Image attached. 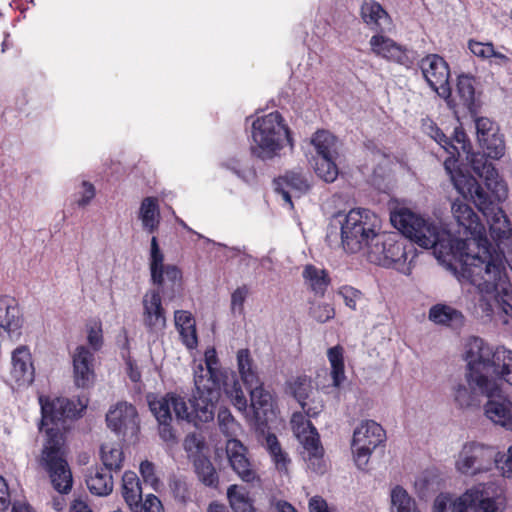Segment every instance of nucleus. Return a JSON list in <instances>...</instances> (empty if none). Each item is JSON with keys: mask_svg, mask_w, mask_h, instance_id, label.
Returning <instances> with one entry per match:
<instances>
[{"mask_svg": "<svg viewBox=\"0 0 512 512\" xmlns=\"http://www.w3.org/2000/svg\"><path fill=\"white\" fill-rule=\"evenodd\" d=\"M451 209L467 239L454 237L434 220L409 209L392 213L391 222L418 246L432 249L440 263L452 268V261L458 262L459 280H466L482 294L480 306L486 315L497 314L503 324H509L512 322V286L505 272L508 261L504 253L493 248L485 226L470 205L457 200Z\"/></svg>", "mask_w": 512, "mask_h": 512, "instance_id": "obj_1", "label": "nucleus"}, {"mask_svg": "<svg viewBox=\"0 0 512 512\" xmlns=\"http://www.w3.org/2000/svg\"><path fill=\"white\" fill-rule=\"evenodd\" d=\"M225 373L221 369L215 348L205 350L204 359L193 366L194 391L189 405L183 397L167 393L157 397L148 395V406L157 422L172 421V410L180 420L200 427L214 419L215 404L220 397Z\"/></svg>", "mask_w": 512, "mask_h": 512, "instance_id": "obj_2", "label": "nucleus"}, {"mask_svg": "<svg viewBox=\"0 0 512 512\" xmlns=\"http://www.w3.org/2000/svg\"><path fill=\"white\" fill-rule=\"evenodd\" d=\"M41 406V422L39 430L45 431V439L41 453L37 459L40 468L47 474L52 487L60 494H68L72 490L73 476L66 458L65 438L61 429L65 419L81 416L87 407V398H44L39 397Z\"/></svg>", "mask_w": 512, "mask_h": 512, "instance_id": "obj_3", "label": "nucleus"}, {"mask_svg": "<svg viewBox=\"0 0 512 512\" xmlns=\"http://www.w3.org/2000/svg\"><path fill=\"white\" fill-rule=\"evenodd\" d=\"M467 362L464 379L452 388L455 406L461 410H475L481 406L483 398L491 397L498 391L494 376L493 346L479 337H470L464 352Z\"/></svg>", "mask_w": 512, "mask_h": 512, "instance_id": "obj_4", "label": "nucleus"}, {"mask_svg": "<svg viewBox=\"0 0 512 512\" xmlns=\"http://www.w3.org/2000/svg\"><path fill=\"white\" fill-rule=\"evenodd\" d=\"M333 221L340 227V242L337 240V226L331 224L326 235V241L331 247L339 244L349 253L362 250L368 253L376 240H381V220L369 209L353 208L345 214H336Z\"/></svg>", "mask_w": 512, "mask_h": 512, "instance_id": "obj_5", "label": "nucleus"}, {"mask_svg": "<svg viewBox=\"0 0 512 512\" xmlns=\"http://www.w3.org/2000/svg\"><path fill=\"white\" fill-rule=\"evenodd\" d=\"M149 270L151 282L157 289L149 290L143 296V322L149 331L158 332L166 326L161 293L165 294L166 285L173 288L180 283L182 272L176 265L164 264V253L155 236L151 238L150 243Z\"/></svg>", "mask_w": 512, "mask_h": 512, "instance_id": "obj_6", "label": "nucleus"}, {"mask_svg": "<svg viewBox=\"0 0 512 512\" xmlns=\"http://www.w3.org/2000/svg\"><path fill=\"white\" fill-rule=\"evenodd\" d=\"M395 228L401 234L397 232H382L381 240H376L367 253L368 259L372 263L393 268L408 275L411 272L412 263L416 257L414 243H417L400 229Z\"/></svg>", "mask_w": 512, "mask_h": 512, "instance_id": "obj_7", "label": "nucleus"}, {"mask_svg": "<svg viewBox=\"0 0 512 512\" xmlns=\"http://www.w3.org/2000/svg\"><path fill=\"white\" fill-rule=\"evenodd\" d=\"M251 137V152L262 160L272 159L286 144L291 145L289 129L279 112H271L255 119Z\"/></svg>", "mask_w": 512, "mask_h": 512, "instance_id": "obj_8", "label": "nucleus"}, {"mask_svg": "<svg viewBox=\"0 0 512 512\" xmlns=\"http://www.w3.org/2000/svg\"><path fill=\"white\" fill-rule=\"evenodd\" d=\"M237 365L241 379L250 393L255 421L257 425L265 426L276 417L274 397L263 388L248 349L237 352Z\"/></svg>", "mask_w": 512, "mask_h": 512, "instance_id": "obj_9", "label": "nucleus"}, {"mask_svg": "<svg viewBox=\"0 0 512 512\" xmlns=\"http://www.w3.org/2000/svg\"><path fill=\"white\" fill-rule=\"evenodd\" d=\"M218 424L220 431L230 437L226 442V454L231 468L241 480L248 483L255 481L258 478L257 472L246 456L247 449L233 437L238 430V424L228 409L219 410Z\"/></svg>", "mask_w": 512, "mask_h": 512, "instance_id": "obj_10", "label": "nucleus"}, {"mask_svg": "<svg viewBox=\"0 0 512 512\" xmlns=\"http://www.w3.org/2000/svg\"><path fill=\"white\" fill-rule=\"evenodd\" d=\"M499 452L492 446L479 442H467L459 451L455 460L457 472L465 476H475L492 469L498 464Z\"/></svg>", "mask_w": 512, "mask_h": 512, "instance_id": "obj_11", "label": "nucleus"}, {"mask_svg": "<svg viewBox=\"0 0 512 512\" xmlns=\"http://www.w3.org/2000/svg\"><path fill=\"white\" fill-rule=\"evenodd\" d=\"M433 512H500L496 501L478 488L467 490L462 496L452 499L448 494L436 497Z\"/></svg>", "mask_w": 512, "mask_h": 512, "instance_id": "obj_12", "label": "nucleus"}, {"mask_svg": "<svg viewBox=\"0 0 512 512\" xmlns=\"http://www.w3.org/2000/svg\"><path fill=\"white\" fill-rule=\"evenodd\" d=\"M470 199L486 218L489 224L490 235L497 243L498 248H500V243L503 240L509 239L512 233L510 221L499 207L501 201L496 200L484 188L479 193H476L475 197Z\"/></svg>", "mask_w": 512, "mask_h": 512, "instance_id": "obj_13", "label": "nucleus"}, {"mask_svg": "<svg viewBox=\"0 0 512 512\" xmlns=\"http://www.w3.org/2000/svg\"><path fill=\"white\" fill-rule=\"evenodd\" d=\"M385 440V431L373 420H365L357 426L352 438L354 460L359 469H365L372 452Z\"/></svg>", "mask_w": 512, "mask_h": 512, "instance_id": "obj_14", "label": "nucleus"}, {"mask_svg": "<svg viewBox=\"0 0 512 512\" xmlns=\"http://www.w3.org/2000/svg\"><path fill=\"white\" fill-rule=\"evenodd\" d=\"M422 75L428 85L442 98L451 97L450 70L447 62L437 54H430L419 62Z\"/></svg>", "mask_w": 512, "mask_h": 512, "instance_id": "obj_15", "label": "nucleus"}, {"mask_svg": "<svg viewBox=\"0 0 512 512\" xmlns=\"http://www.w3.org/2000/svg\"><path fill=\"white\" fill-rule=\"evenodd\" d=\"M467 159L472 171L484 180L487 193L492 194L498 201L505 200L507 190L504 182L499 178L498 172L486 153H471L467 151Z\"/></svg>", "mask_w": 512, "mask_h": 512, "instance_id": "obj_16", "label": "nucleus"}, {"mask_svg": "<svg viewBox=\"0 0 512 512\" xmlns=\"http://www.w3.org/2000/svg\"><path fill=\"white\" fill-rule=\"evenodd\" d=\"M107 426L118 436L134 435L138 431L136 408L127 402H119L106 414Z\"/></svg>", "mask_w": 512, "mask_h": 512, "instance_id": "obj_17", "label": "nucleus"}, {"mask_svg": "<svg viewBox=\"0 0 512 512\" xmlns=\"http://www.w3.org/2000/svg\"><path fill=\"white\" fill-rule=\"evenodd\" d=\"M446 152L449 156L444 161V168L450 176L455 189L465 199L475 197V194L479 193L483 187L478 183L475 177L467 175L458 169L456 158V156L460 155L458 146H456V150L450 148V151Z\"/></svg>", "mask_w": 512, "mask_h": 512, "instance_id": "obj_18", "label": "nucleus"}, {"mask_svg": "<svg viewBox=\"0 0 512 512\" xmlns=\"http://www.w3.org/2000/svg\"><path fill=\"white\" fill-rule=\"evenodd\" d=\"M307 426L309 431H303L302 435H298L303 446V459L306 461L309 469L315 473L322 474L325 471L324 450L316 428L309 421Z\"/></svg>", "mask_w": 512, "mask_h": 512, "instance_id": "obj_19", "label": "nucleus"}, {"mask_svg": "<svg viewBox=\"0 0 512 512\" xmlns=\"http://www.w3.org/2000/svg\"><path fill=\"white\" fill-rule=\"evenodd\" d=\"M275 191L283 200L293 206L292 197L304 194L310 188L306 175L300 170H292L274 180Z\"/></svg>", "mask_w": 512, "mask_h": 512, "instance_id": "obj_20", "label": "nucleus"}, {"mask_svg": "<svg viewBox=\"0 0 512 512\" xmlns=\"http://www.w3.org/2000/svg\"><path fill=\"white\" fill-rule=\"evenodd\" d=\"M312 145L316 152L313 158H322L324 164L329 166L330 170L328 169L324 175L331 179L335 175L334 160L338 157L336 137L328 131H317L312 138Z\"/></svg>", "mask_w": 512, "mask_h": 512, "instance_id": "obj_21", "label": "nucleus"}, {"mask_svg": "<svg viewBox=\"0 0 512 512\" xmlns=\"http://www.w3.org/2000/svg\"><path fill=\"white\" fill-rule=\"evenodd\" d=\"M486 398L488 401L484 411L487 418L507 430H512V402L502 395L500 386L498 385L495 395Z\"/></svg>", "mask_w": 512, "mask_h": 512, "instance_id": "obj_22", "label": "nucleus"}, {"mask_svg": "<svg viewBox=\"0 0 512 512\" xmlns=\"http://www.w3.org/2000/svg\"><path fill=\"white\" fill-rule=\"evenodd\" d=\"M11 376L20 386L30 385L34 381L35 369L30 350L19 346L12 352Z\"/></svg>", "mask_w": 512, "mask_h": 512, "instance_id": "obj_23", "label": "nucleus"}, {"mask_svg": "<svg viewBox=\"0 0 512 512\" xmlns=\"http://www.w3.org/2000/svg\"><path fill=\"white\" fill-rule=\"evenodd\" d=\"M22 324V315L15 299L8 296H1L0 333H7L10 337L19 336Z\"/></svg>", "mask_w": 512, "mask_h": 512, "instance_id": "obj_24", "label": "nucleus"}, {"mask_svg": "<svg viewBox=\"0 0 512 512\" xmlns=\"http://www.w3.org/2000/svg\"><path fill=\"white\" fill-rule=\"evenodd\" d=\"M370 45L372 51L382 58L402 65H407L411 62L407 49L381 34L372 36Z\"/></svg>", "mask_w": 512, "mask_h": 512, "instance_id": "obj_25", "label": "nucleus"}, {"mask_svg": "<svg viewBox=\"0 0 512 512\" xmlns=\"http://www.w3.org/2000/svg\"><path fill=\"white\" fill-rule=\"evenodd\" d=\"M93 353L85 346H79L73 355L74 379L77 387L86 388L94 379Z\"/></svg>", "mask_w": 512, "mask_h": 512, "instance_id": "obj_26", "label": "nucleus"}, {"mask_svg": "<svg viewBox=\"0 0 512 512\" xmlns=\"http://www.w3.org/2000/svg\"><path fill=\"white\" fill-rule=\"evenodd\" d=\"M85 483L91 494L95 496H108L113 491L114 481L110 470L101 466L87 469Z\"/></svg>", "mask_w": 512, "mask_h": 512, "instance_id": "obj_27", "label": "nucleus"}, {"mask_svg": "<svg viewBox=\"0 0 512 512\" xmlns=\"http://www.w3.org/2000/svg\"><path fill=\"white\" fill-rule=\"evenodd\" d=\"M428 319L435 325L458 328L464 323L461 311L445 303H437L430 307Z\"/></svg>", "mask_w": 512, "mask_h": 512, "instance_id": "obj_28", "label": "nucleus"}, {"mask_svg": "<svg viewBox=\"0 0 512 512\" xmlns=\"http://www.w3.org/2000/svg\"><path fill=\"white\" fill-rule=\"evenodd\" d=\"M122 496L131 512H141L142 487L136 473L126 471L122 476Z\"/></svg>", "mask_w": 512, "mask_h": 512, "instance_id": "obj_29", "label": "nucleus"}, {"mask_svg": "<svg viewBox=\"0 0 512 512\" xmlns=\"http://www.w3.org/2000/svg\"><path fill=\"white\" fill-rule=\"evenodd\" d=\"M174 321L183 344L188 349H194L198 344V337L192 314L185 310H177L174 313Z\"/></svg>", "mask_w": 512, "mask_h": 512, "instance_id": "obj_30", "label": "nucleus"}, {"mask_svg": "<svg viewBox=\"0 0 512 512\" xmlns=\"http://www.w3.org/2000/svg\"><path fill=\"white\" fill-rule=\"evenodd\" d=\"M138 218L144 231L153 234L159 229L161 215L158 199L145 197L140 205Z\"/></svg>", "mask_w": 512, "mask_h": 512, "instance_id": "obj_31", "label": "nucleus"}, {"mask_svg": "<svg viewBox=\"0 0 512 512\" xmlns=\"http://www.w3.org/2000/svg\"><path fill=\"white\" fill-rule=\"evenodd\" d=\"M494 376L499 381L512 385V350L504 346L493 347Z\"/></svg>", "mask_w": 512, "mask_h": 512, "instance_id": "obj_32", "label": "nucleus"}, {"mask_svg": "<svg viewBox=\"0 0 512 512\" xmlns=\"http://www.w3.org/2000/svg\"><path fill=\"white\" fill-rule=\"evenodd\" d=\"M364 22L372 29L384 31L390 26V17L382 6L375 1L364 2L361 8Z\"/></svg>", "mask_w": 512, "mask_h": 512, "instance_id": "obj_33", "label": "nucleus"}, {"mask_svg": "<svg viewBox=\"0 0 512 512\" xmlns=\"http://www.w3.org/2000/svg\"><path fill=\"white\" fill-rule=\"evenodd\" d=\"M302 276L305 283L315 294L324 295L330 283L326 270L309 264L304 267Z\"/></svg>", "mask_w": 512, "mask_h": 512, "instance_id": "obj_34", "label": "nucleus"}, {"mask_svg": "<svg viewBox=\"0 0 512 512\" xmlns=\"http://www.w3.org/2000/svg\"><path fill=\"white\" fill-rule=\"evenodd\" d=\"M227 498L233 512H255L248 491L237 485H230L227 489Z\"/></svg>", "mask_w": 512, "mask_h": 512, "instance_id": "obj_35", "label": "nucleus"}, {"mask_svg": "<svg viewBox=\"0 0 512 512\" xmlns=\"http://www.w3.org/2000/svg\"><path fill=\"white\" fill-rule=\"evenodd\" d=\"M457 105H462L468 111L472 112L475 103L474 79L467 75L458 77L456 85Z\"/></svg>", "mask_w": 512, "mask_h": 512, "instance_id": "obj_36", "label": "nucleus"}, {"mask_svg": "<svg viewBox=\"0 0 512 512\" xmlns=\"http://www.w3.org/2000/svg\"><path fill=\"white\" fill-rule=\"evenodd\" d=\"M327 357L331 365V377L334 387H340L345 380L344 349L340 345L331 347L327 351Z\"/></svg>", "mask_w": 512, "mask_h": 512, "instance_id": "obj_37", "label": "nucleus"}, {"mask_svg": "<svg viewBox=\"0 0 512 512\" xmlns=\"http://www.w3.org/2000/svg\"><path fill=\"white\" fill-rule=\"evenodd\" d=\"M100 455L103 467L107 468L111 472H118L121 470L124 455L118 444H102L100 448Z\"/></svg>", "mask_w": 512, "mask_h": 512, "instance_id": "obj_38", "label": "nucleus"}, {"mask_svg": "<svg viewBox=\"0 0 512 512\" xmlns=\"http://www.w3.org/2000/svg\"><path fill=\"white\" fill-rule=\"evenodd\" d=\"M391 512H418L415 500L401 486H395L390 492Z\"/></svg>", "mask_w": 512, "mask_h": 512, "instance_id": "obj_39", "label": "nucleus"}, {"mask_svg": "<svg viewBox=\"0 0 512 512\" xmlns=\"http://www.w3.org/2000/svg\"><path fill=\"white\" fill-rule=\"evenodd\" d=\"M195 471L199 480L207 487L218 488L219 476L211 461L206 457H198L194 461Z\"/></svg>", "mask_w": 512, "mask_h": 512, "instance_id": "obj_40", "label": "nucleus"}, {"mask_svg": "<svg viewBox=\"0 0 512 512\" xmlns=\"http://www.w3.org/2000/svg\"><path fill=\"white\" fill-rule=\"evenodd\" d=\"M266 442L269 454L277 470L286 473L288 471V465L290 463V458L288 457V454L282 450L275 435L269 434L266 438Z\"/></svg>", "mask_w": 512, "mask_h": 512, "instance_id": "obj_41", "label": "nucleus"}, {"mask_svg": "<svg viewBox=\"0 0 512 512\" xmlns=\"http://www.w3.org/2000/svg\"><path fill=\"white\" fill-rule=\"evenodd\" d=\"M483 152L493 160L500 159L505 154V142L503 136L496 132L493 136H488L485 140H478Z\"/></svg>", "mask_w": 512, "mask_h": 512, "instance_id": "obj_42", "label": "nucleus"}, {"mask_svg": "<svg viewBox=\"0 0 512 512\" xmlns=\"http://www.w3.org/2000/svg\"><path fill=\"white\" fill-rule=\"evenodd\" d=\"M422 129L425 134L431 137L445 151H450V148L456 150V145H453V141L451 140V138L447 137L432 120H424L422 124Z\"/></svg>", "mask_w": 512, "mask_h": 512, "instance_id": "obj_43", "label": "nucleus"}, {"mask_svg": "<svg viewBox=\"0 0 512 512\" xmlns=\"http://www.w3.org/2000/svg\"><path fill=\"white\" fill-rule=\"evenodd\" d=\"M290 391L294 398L299 402L302 409H305L307 403L305 400L308 398L310 391V380L307 376H299L289 383Z\"/></svg>", "mask_w": 512, "mask_h": 512, "instance_id": "obj_44", "label": "nucleus"}, {"mask_svg": "<svg viewBox=\"0 0 512 512\" xmlns=\"http://www.w3.org/2000/svg\"><path fill=\"white\" fill-rule=\"evenodd\" d=\"M223 165L245 183H251L255 179V170L238 159H229Z\"/></svg>", "mask_w": 512, "mask_h": 512, "instance_id": "obj_45", "label": "nucleus"}, {"mask_svg": "<svg viewBox=\"0 0 512 512\" xmlns=\"http://www.w3.org/2000/svg\"><path fill=\"white\" fill-rule=\"evenodd\" d=\"M248 294L249 288L246 285H242L232 292L230 309L233 316L244 315V303Z\"/></svg>", "mask_w": 512, "mask_h": 512, "instance_id": "obj_46", "label": "nucleus"}, {"mask_svg": "<svg viewBox=\"0 0 512 512\" xmlns=\"http://www.w3.org/2000/svg\"><path fill=\"white\" fill-rule=\"evenodd\" d=\"M475 128L478 140H485V138L488 136H493L496 132L499 131L497 124L486 117L477 118L475 120Z\"/></svg>", "mask_w": 512, "mask_h": 512, "instance_id": "obj_47", "label": "nucleus"}, {"mask_svg": "<svg viewBox=\"0 0 512 512\" xmlns=\"http://www.w3.org/2000/svg\"><path fill=\"white\" fill-rule=\"evenodd\" d=\"M340 296L347 307L352 310H356L357 304L362 300V293L358 289L352 286H342L338 291Z\"/></svg>", "mask_w": 512, "mask_h": 512, "instance_id": "obj_48", "label": "nucleus"}, {"mask_svg": "<svg viewBox=\"0 0 512 512\" xmlns=\"http://www.w3.org/2000/svg\"><path fill=\"white\" fill-rule=\"evenodd\" d=\"M310 314L317 322L325 323L335 316V311L329 304H318L311 308Z\"/></svg>", "mask_w": 512, "mask_h": 512, "instance_id": "obj_49", "label": "nucleus"}, {"mask_svg": "<svg viewBox=\"0 0 512 512\" xmlns=\"http://www.w3.org/2000/svg\"><path fill=\"white\" fill-rule=\"evenodd\" d=\"M471 53L479 58L488 59L493 55L494 45L491 42L482 43L474 40H470L468 44Z\"/></svg>", "mask_w": 512, "mask_h": 512, "instance_id": "obj_50", "label": "nucleus"}, {"mask_svg": "<svg viewBox=\"0 0 512 512\" xmlns=\"http://www.w3.org/2000/svg\"><path fill=\"white\" fill-rule=\"evenodd\" d=\"M140 474L145 483L154 488L158 485L159 480L155 474V468L152 462L148 460L142 461L140 464Z\"/></svg>", "mask_w": 512, "mask_h": 512, "instance_id": "obj_51", "label": "nucleus"}, {"mask_svg": "<svg viewBox=\"0 0 512 512\" xmlns=\"http://www.w3.org/2000/svg\"><path fill=\"white\" fill-rule=\"evenodd\" d=\"M312 166L314 168V171L315 173L317 174L318 177H320L321 179H323L325 182H333L336 180L337 176H338V167L336 165V160H334V173L335 175H333L331 177V179H329L327 176H325L324 174H326V171L330 168L328 165L324 164V161H322V158H312Z\"/></svg>", "mask_w": 512, "mask_h": 512, "instance_id": "obj_52", "label": "nucleus"}, {"mask_svg": "<svg viewBox=\"0 0 512 512\" xmlns=\"http://www.w3.org/2000/svg\"><path fill=\"white\" fill-rule=\"evenodd\" d=\"M78 194L80 196L75 200L76 204L79 207H85L95 197V188L91 183L83 181L81 184V191H79Z\"/></svg>", "mask_w": 512, "mask_h": 512, "instance_id": "obj_53", "label": "nucleus"}, {"mask_svg": "<svg viewBox=\"0 0 512 512\" xmlns=\"http://www.w3.org/2000/svg\"><path fill=\"white\" fill-rule=\"evenodd\" d=\"M87 340L94 351H97L101 348L103 338H102V328H101L100 323H95L94 325L89 327Z\"/></svg>", "mask_w": 512, "mask_h": 512, "instance_id": "obj_54", "label": "nucleus"}, {"mask_svg": "<svg viewBox=\"0 0 512 512\" xmlns=\"http://www.w3.org/2000/svg\"><path fill=\"white\" fill-rule=\"evenodd\" d=\"M230 394L231 401L233 405L239 410L244 411L247 408V399L246 396L241 389V387L235 383L230 391H228Z\"/></svg>", "mask_w": 512, "mask_h": 512, "instance_id": "obj_55", "label": "nucleus"}, {"mask_svg": "<svg viewBox=\"0 0 512 512\" xmlns=\"http://www.w3.org/2000/svg\"><path fill=\"white\" fill-rule=\"evenodd\" d=\"M141 512H163L161 501L154 494L146 495L140 502Z\"/></svg>", "mask_w": 512, "mask_h": 512, "instance_id": "obj_56", "label": "nucleus"}, {"mask_svg": "<svg viewBox=\"0 0 512 512\" xmlns=\"http://www.w3.org/2000/svg\"><path fill=\"white\" fill-rule=\"evenodd\" d=\"M495 465L502 470L504 476L512 477V446L508 449L507 454L498 455V464Z\"/></svg>", "mask_w": 512, "mask_h": 512, "instance_id": "obj_57", "label": "nucleus"}, {"mask_svg": "<svg viewBox=\"0 0 512 512\" xmlns=\"http://www.w3.org/2000/svg\"><path fill=\"white\" fill-rule=\"evenodd\" d=\"M172 421L158 422L159 436L165 442H175L176 435L171 425Z\"/></svg>", "mask_w": 512, "mask_h": 512, "instance_id": "obj_58", "label": "nucleus"}, {"mask_svg": "<svg viewBox=\"0 0 512 512\" xmlns=\"http://www.w3.org/2000/svg\"><path fill=\"white\" fill-rule=\"evenodd\" d=\"M492 54L493 55H491V57L489 58V62L491 65H496L499 67H506L511 62L510 57L506 53H504L500 50H496L495 47H493Z\"/></svg>", "mask_w": 512, "mask_h": 512, "instance_id": "obj_59", "label": "nucleus"}, {"mask_svg": "<svg viewBox=\"0 0 512 512\" xmlns=\"http://www.w3.org/2000/svg\"><path fill=\"white\" fill-rule=\"evenodd\" d=\"M10 503L8 485L5 479L0 476V510H7Z\"/></svg>", "mask_w": 512, "mask_h": 512, "instance_id": "obj_60", "label": "nucleus"}, {"mask_svg": "<svg viewBox=\"0 0 512 512\" xmlns=\"http://www.w3.org/2000/svg\"><path fill=\"white\" fill-rule=\"evenodd\" d=\"M309 512H329L327 502L320 496L309 500Z\"/></svg>", "mask_w": 512, "mask_h": 512, "instance_id": "obj_61", "label": "nucleus"}, {"mask_svg": "<svg viewBox=\"0 0 512 512\" xmlns=\"http://www.w3.org/2000/svg\"><path fill=\"white\" fill-rule=\"evenodd\" d=\"M173 491L178 499L185 502L188 498L186 484L181 480H175L173 483Z\"/></svg>", "mask_w": 512, "mask_h": 512, "instance_id": "obj_62", "label": "nucleus"}, {"mask_svg": "<svg viewBox=\"0 0 512 512\" xmlns=\"http://www.w3.org/2000/svg\"><path fill=\"white\" fill-rule=\"evenodd\" d=\"M276 512H296L295 508L288 502L278 500L275 502Z\"/></svg>", "mask_w": 512, "mask_h": 512, "instance_id": "obj_63", "label": "nucleus"}, {"mask_svg": "<svg viewBox=\"0 0 512 512\" xmlns=\"http://www.w3.org/2000/svg\"><path fill=\"white\" fill-rule=\"evenodd\" d=\"M207 512H229V511L224 504L214 501L209 504V506L207 508Z\"/></svg>", "mask_w": 512, "mask_h": 512, "instance_id": "obj_64", "label": "nucleus"}]
</instances>
